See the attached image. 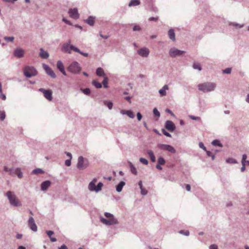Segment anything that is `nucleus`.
Instances as JSON below:
<instances>
[{
	"label": "nucleus",
	"instance_id": "nucleus-1",
	"mask_svg": "<svg viewBox=\"0 0 249 249\" xmlns=\"http://www.w3.org/2000/svg\"><path fill=\"white\" fill-rule=\"evenodd\" d=\"M197 87L199 90L206 92L214 90L216 84L213 83L205 82L198 85Z\"/></svg>",
	"mask_w": 249,
	"mask_h": 249
},
{
	"label": "nucleus",
	"instance_id": "nucleus-2",
	"mask_svg": "<svg viewBox=\"0 0 249 249\" xmlns=\"http://www.w3.org/2000/svg\"><path fill=\"white\" fill-rule=\"evenodd\" d=\"M105 216L107 219L101 217V221L103 223L106 225H110L116 224L118 223L117 220L114 217L113 215L112 214L108 213H105Z\"/></svg>",
	"mask_w": 249,
	"mask_h": 249
},
{
	"label": "nucleus",
	"instance_id": "nucleus-3",
	"mask_svg": "<svg viewBox=\"0 0 249 249\" xmlns=\"http://www.w3.org/2000/svg\"><path fill=\"white\" fill-rule=\"evenodd\" d=\"M6 196H7L10 203L14 206H20L21 203L19 199L17 198L16 196L11 191H8L6 193Z\"/></svg>",
	"mask_w": 249,
	"mask_h": 249
},
{
	"label": "nucleus",
	"instance_id": "nucleus-4",
	"mask_svg": "<svg viewBox=\"0 0 249 249\" xmlns=\"http://www.w3.org/2000/svg\"><path fill=\"white\" fill-rule=\"evenodd\" d=\"M89 165V162L87 159L84 158L82 156L78 158L77 167L79 170H84Z\"/></svg>",
	"mask_w": 249,
	"mask_h": 249
},
{
	"label": "nucleus",
	"instance_id": "nucleus-5",
	"mask_svg": "<svg viewBox=\"0 0 249 249\" xmlns=\"http://www.w3.org/2000/svg\"><path fill=\"white\" fill-rule=\"evenodd\" d=\"M24 74L27 77H31L36 75L37 73L36 70L33 67L26 66L23 69Z\"/></svg>",
	"mask_w": 249,
	"mask_h": 249
},
{
	"label": "nucleus",
	"instance_id": "nucleus-6",
	"mask_svg": "<svg viewBox=\"0 0 249 249\" xmlns=\"http://www.w3.org/2000/svg\"><path fill=\"white\" fill-rule=\"evenodd\" d=\"M81 69L78 62L72 63L68 67V70L72 73H77L80 71Z\"/></svg>",
	"mask_w": 249,
	"mask_h": 249
},
{
	"label": "nucleus",
	"instance_id": "nucleus-7",
	"mask_svg": "<svg viewBox=\"0 0 249 249\" xmlns=\"http://www.w3.org/2000/svg\"><path fill=\"white\" fill-rule=\"evenodd\" d=\"M157 146L161 150L168 151L172 153H176V150L171 145L164 144H159Z\"/></svg>",
	"mask_w": 249,
	"mask_h": 249
},
{
	"label": "nucleus",
	"instance_id": "nucleus-8",
	"mask_svg": "<svg viewBox=\"0 0 249 249\" xmlns=\"http://www.w3.org/2000/svg\"><path fill=\"white\" fill-rule=\"evenodd\" d=\"M39 90L41 92H42L44 97L49 101H52L53 99V96H52V91L50 89H45L43 88H40L39 89Z\"/></svg>",
	"mask_w": 249,
	"mask_h": 249
},
{
	"label": "nucleus",
	"instance_id": "nucleus-9",
	"mask_svg": "<svg viewBox=\"0 0 249 249\" xmlns=\"http://www.w3.org/2000/svg\"><path fill=\"white\" fill-rule=\"evenodd\" d=\"M184 53V51L179 50L175 48H173L169 51V55L171 57H175L176 56L181 55Z\"/></svg>",
	"mask_w": 249,
	"mask_h": 249
},
{
	"label": "nucleus",
	"instance_id": "nucleus-10",
	"mask_svg": "<svg viewBox=\"0 0 249 249\" xmlns=\"http://www.w3.org/2000/svg\"><path fill=\"white\" fill-rule=\"evenodd\" d=\"M43 68L46 71V73L50 76L51 77L53 78H55L56 77V75L53 70L50 68L48 65L46 64L43 65Z\"/></svg>",
	"mask_w": 249,
	"mask_h": 249
},
{
	"label": "nucleus",
	"instance_id": "nucleus-11",
	"mask_svg": "<svg viewBox=\"0 0 249 249\" xmlns=\"http://www.w3.org/2000/svg\"><path fill=\"white\" fill-rule=\"evenodd\" d=\"M138 53L142 57H146L149 54V50L147 48H142L138 51Z\"/></svg>",
	"mask_w": 249,
	"mask_h": 249
},
{
	"label": "nucleus",
	"instance_id": "nucleus-12",
	"mask_svg": "<svg viewBox=\"0 0 249 249\" xmlns=\"http://www.w3.org/2000/svg\"><path fill=\"white\" fill-rule=\"evenodd\" d=\"M69 16L71 18L74 19H77L79 17V15L78 13V10L76 8L70 9L68 12Z\"/></svg>",
	"mask_w": 249,
	"mask_h": 249
},
{
	"label": "nucleus",
	"instance_id": "nucleus-13",
	"mask_svg": "<svg viewBox=\"0 0 249 249\" xmlns=\"http://www.w3.org/2000/svg\"><path fill=\"white\" fill-rule=\"evenodd\" d=\"M28 225L30 229L34 231H36L37 230V226L35 222L33 217H30L28 220Z\"/></svg>",
	"mask_w": 249,
	"mask_h": 249
},
{
	"label": "nucleus",
	"instance_id": "nucleus-14",
	"mask_svg": "<svg viewBox=\"0 0 249 249\" xmlns=\"http://www.w3.org/2000/svg\"><path fill=\"white\" fill-rule=\"evenodd\" d=\"M14 53L15 57L21 58L24 55V51L20 48H17L15 50Z\"/></svg>",
	"mask_w": 249,
	"mask_h": 249
},
{
	"label": "nucleus",
	"instance_id": "nucleus-15",
	"mask_svg": "<svg viewBox=\"0 0 249 249\" xmlns=\"http://www.w3.org/2000/svg\"><path fill=\"white\" fill-rule=\"evenodd\" d=\"M165 126L167 130L171 132L175 129V125L171 121H166Z\"/></svg>",
	"mask_w": 249,
	"mask_h": 249
},
{
	"label": "nucleus",
	"instance_id": "nucleus-16",
	"mask_svg": "<svg viewBox=\"0 0 249 249\" xmlns=\"http://www.w3.org/2000/svg\"><path fill=\"white\" fill-rule=\"evenodd\" d=\"M70 42H71V41H69V43H65L63 45L62 48V51H63L64 52L68 53H71V50H72V49H71L70 47L71 46V45L70 46Z\"/></svg>",
	"mask_w": 249,
	"mask_h": 249
},
{
	"label": "nucleus",
	"instance_id": "nucleus-17",
	"mask_svg": "<svg viewBox=\"0 0 249 249\" xmlns=\"http://www.w3.org/2000/svg\"><path fill=\"white\" fill-rule=\"evenodd\" d=\"M57 68L64 75H66L63 64L61 61H58L57 62Z\"/></svg>",
	"mask_w": 249,
	"mask_h": 249
},
{
	"label": "nucleus",
	"instance_id": "nucleus-18",
	"mask_svg": "<svg viewBox=\"0 0 249 249\" xmlns=\"http://www.w3.org/2000/svg\"><path fill=\"white\" fill-rule=\"evenodd\" d=\"M17 175L19 178H21L23 177L22 173L21 172L20 169L19 168L13 169V175Z\"/></svg>",
	"mask_w": 249,
	"mask_h": 249
},
{
	"label": "nucleus",
	"instance_id": "nucleus-19",
	"mask_svg": "<svg viewBox=\"0 0 249 249\" xmlns=\"http://www.w3.org/2000/svg\"><path fill=\"white\" fill-rule=\"evenodd\" d=\"M97 179L94 178L91 182L89 183V188L90 191H96V186H95V183Z\"/></svg>",
	"mask_w": 249,
	"mask_h": 249
},
{
	"label": "nucleus",
	"instance_id": "nucleus-20",
	"mask_svg": "<svg viewBox=\"0 0 249 249\" xmlns=\"http://www.w3.org/2000/svg\"><path fill=\"white\" fill-rule=\"evenodd\" d=\"M121 113L124 115L126 114L131 118H133L134 117V115L133 112L130 110H121Z\"/></svg>",
	"mask_w": 249,
	"mask_h": 249
},
{
	"label": "nucleus",
	"instance_id": "nucleus-21",
	"mask_svg": "<svg viewBox=\"0 0 249 249\" xmlns=\"http://www.w3.org/2000/svg\"><path fill=\"white\" fill-rule=\"evenodd\" d=\"M168 89V87L167 85H165L163 87L159 90V93L161 96H164L166 95V90Z\"/></svg>",
	"mask_w": 249,
	"mask_h": 249
},
{
	"label": "nucleus",
	"instance_id": "nucleus-22",
	"mask_svg": "<svg viewBox=\"0 0 249 249\" xmlns=\"http://www.w3.org/2000/svg\"><path fill=\"white\" fill-rule=\"evenodd\" d=\"M70 47H71V49H72V50L73 51H74L75 52H77V53H79L80 54H81V55H83V56H84L85 57H87L88 56V53H83V52H81L79 49H78L76 47H75L73 45H71Z\"/></svg>",
	"mask_w": 249,
	"mask_h": 249
},
{
	"label": "nucleus",
	"instance_id": "nucleus-23",
	"mask_svg": "<svg viewBox=\"0 0 249 249\" xmlns=\"http://www.w3.org/2000/svg\"><path fill=\"white\" fill-rule=\"evenodd\" d=\"M40 52L39 53V56L42 58L46 59L49 57V53L47 52L44 51L43 49H40Z\"/></svg>",
	"mask_w": 249,
	"mask_h": 249
},
{
	"label": "nucleus",
	"instance_id": "nucleus-24",
	"mask_svg": "<svg viewBox=\"0 0 249 249\" xmlns=\"http://www.w3.org/2000/svg\"><path fill=\"white\" fill-rule=\"evenodd\" d=\"M85 22L90 26H93L95 22V18L92 16H90L85 20Z\"/></svg>",
	"mask_w": 249,
	"mask_h": 249
},
{
	"label": "nucleus",
	"instance_id": "nucleus-25",
	"mask_svg": "<svg viewBox=\"0 0 249 249\" xmlns=\"http://www.w3.org/2000/svg\"><path fill=\"white\" fill-rule=\"evenodd\" d=\"M51 185V182L50 181H45L42 183L41 184V189L42 190H46Z\"/></svg>",
	"mask_w": 249,
	"mask_h": 249
},
{
	"label": "nucleus",
	"instance_id": "nucleus-26",
	"mask_svg": "<svg viewBox=\"0 0 249 249\" xmlns=\"http://www.w3.org/2000/svg\"><path fill=\"white\" fill-rule=\"evenodd\" d=\"M147 153L148 156L149 157L151 161L153 162H155L156 158H155V157L153 152L151 150H148L147 151Z\"/></svg>",
	"mask_w": 249,
	"mask_h": 249
},
{
	"label": "nucleus",
	"instance_id": "nucleus-27",
	"mask_svg": "<svg viewBox=\"0 0 249 249\" xmlns=\"http://www.w3.org/2000/svg\"><path fill=\"white\" fill-rule=\"evenodd\" d=\"M47 234L48 236L50 237V240L52 242H55L56 241V239L54 237H52V235L54 234V232L53 231H46Z\"/></svg>",
	"mask_w": 249,
	"mask_h": 249
},
{
	"label": "nucleus",
	"instance_id": "nucleus-28",
	"mask_svg": "<svg viewBox=\"0 0 249 249\" xmlns=\"http://www.w3.org/2000/svg\"><path fill=\"white\" fill-rule=\"evenodd\" d=\"M168 36L173 41L175 40V34L173 29H170L168 31Z\"/></svg>",
	"mask_w": 249,
	"mask_h": 249
},
{
	"label": "nucleus",
	"instance_id": "nucleus-29",
	"mask_svg": "<svg viewBox=\"0 0 249 249\" xmlns=\"http://www.w3.org/2000/svg\"><path fill=\"white\" fill-rule=\"evenodd\" d=\"M124 185L125 182L124 181H121L116 187V191L118 192H120Z\"/></svg>",
	"mask_w": 249,
	"mask_h": 249
},
{
	"label": "nucleus",
	"instance_id": "nucleus-30",
	"mask_svg": "<svg viewBox=\"0 0 249 249\" xmlns=\"http://www.w3.org/2000/svg\"><path fill=\"white\" fill-rule=\"evenodd\" d=\"M96 74L99 76H103L105 75L104 70L101 68H98L96 70Z\"/></svg>",
	"mask_w": 249,
	"mask_h": 249
},
{
	"label": "nucleus",
	"instance_id": "nucleus-31",
	"mask_svg": "<svg viewBox=\"0 0 249 249\" xmlns=\"http://www.w3.org/2000/svg\"><path fill=\"white\" fill-rule=\"evenodd\" d=\"M140 4V1L139 0H131L129 3V6H137Z\"/></svg>",
	"mask_w": 249,
	"mask_h": 249
},
{
	"label": "nucleus",
	"instance_id": "nucleus-32",
	"mask_svg": "<svg viewBox=\"0 0 249 249\" xmlns=\"http://www.w3.org/2000/svg\"><path fill=\"white\" fill-rule=\"evenodd\" d=\"M92 84L94 86H95L97 89H100L102 88L101 84L96 80H93L92 82Z\"/></svg>",
	"mask_w": 249,
	"mask_h": 249
},
{
	"label": "nucleus",
	"instance_id": "nucleus-33",
	"mask_svg": "<svg viewBox=\"0 0 249 249\" xmlns=\"http://www.w3.org/2000/svg\"><path fill=\"white\" fill-rule=\"evenodd\" d=\"M104 104L105 105H106L108 107V108L109 109H111L112 108L113 104L112 102H109V101H105L104 102Z\"/></svg>",
	"mask_w": 249,
	"mask_h": 249
},
{
	"label": "nucleus",
	"instance_id": "nucleus-34",
	"mask_svg": "<svg viewBox=\"0 0 249 249\" xmlns=\"http://www.w3.org/2000/svg\"><path fill=\"white\" fill-rule=\"evenodd\" d=\"M131 172L134 175L137 174V170L132 163L130 165Z\"/></svg>",
	"mask_w": 249,
	"mask_h": 249
},
{
	"label": "nucleus",
	"instance_id": "nucleus-35",
	"mask_svg": "<svg viewBox=\"0 0 249 249\" xmlns=\"http://www.w3.org/2000/svg\"><path fill=\"white\" fill-rule=\"evenodd\" d=\"M158 163L160 165H164L165 163L164 159L162 157H160L158 160Z\"/></svg>",
	"mask_w": 249,
	"mask_h": 249
},
{
	"label": "nucleus",
	"instance_id": "nucleus-36",
	"mask_svg": "<svg viewBox=\"0 0 249 249\" xmlns=\"http://www.w3.org/2000/svg\"><path fill=\"white\" fill-rule=\"evenodd\" d=\"M102 83L104 85V87L105 88H107L108 87V78L107 77H105L104 78V80L102 82Z\"/></svg>",
	"mask_w": 249,
	"mask_h": 249
},
{
	"label": "nucleus",
	"instance_id": "nucleus-37",
	"mask_svg": "<svg viewBox=\"0 0 249 249\" xmlns=\"http://www.w3.org/2000/svg\"><path fill=\"white\" fill-rule=\"evenodd\" d=\"M212 144H213V145L214 146H219L220 147L222 146V145L221 144V143L220 142L217 140L213 141L212 142Z\"/></svg>",
	"mask_w": 249,
	"mask_h": 249
},
{
	"label": "nucleus",
	"instance_id": "nucleus-38",
	"mask_svg": "<svg viewBox=\"0 0 249 249\" xmlns=\"http://www.w3.org/2000/svg\"><path fill=\"white\" fill-rule=\"evenodd\" d=\"M81 90L86 95H89L90 93V90L89 88L81 89Z\"/></svg>",
	"mask_w": 249,
	"mask_h": 249
},
{
	"label": "nucleus",
	"instance_id": "nucleus-39",
	"mask_svg": "<svg viewBox=\"0 0 249 249\" xmlns=\"http://www.w3.org/2000/svg\"><path fill=\"white\" fill-rule=\"evenodd\" d=\"M5 118V113L4 111L0 110V120L3 121Z\"/></svg>",
	"mask_w": 249,
	"mask_h": 249
},
{
	"label": "nucleus",
	"instance_id": "nucleus-40",
	"mask_svg": "<svg viewBox=\"0 0 249 249\" xmlns=\"http://www.w3.org/2000/svg\"><path fill=\"white\" fill-rule=\"evenodd\" d=\"M103 186V184L102 182H99L98 185L96 186V192H98L100 191Z\"/></svg>",
	"mask_w": 249,
	"mask_h": 249
},
{
	"label": "nucleus",
	"instance_id": "nucleus-41",
	"mask_svg": "<svg viewBox=\"0 0 249 249\" xmlns=\"http://www.w3.org/2000/svg\"><path fill=\"white\" fill-rule=\"evenodd\" d=\"M33 173L35 174H40L43 173V171L40 169H36L33 170Z\"/></svg>",
	"mask_w": 249,
	"mask_h": 249
},
{
	"label": "nucleus",
	"instance_id": "nucleus-42",
	"mask_svg": "<svg viewBox=\"0 0 249 249\" xmlns=\"http://www.w3.org/2000/svg\"><path fill=\"white\" fill-rule=\"evenodd\" d=\"M13 169H9L7 167L5 166L4 167V170L5 172H9V174L13 175Z\"/></svg>",
	"mask_w": 249,
	"mask_h": 249
},
{
	"label": "nucleus",
	"instance_id": "nucleus-43",
	"mask_svg": "<svg viewBox=\"0 0 249 249\" xmlns=\"http://www.w3.org/2000/svg\"><path fill=\"white\" fill-rule=\"evenodd\" d=\"M140 161L141 162H142V163H143L145 165H147L148 163V160L146 159L143 158H141L140 159Z\"/></svg>",
	"mask_w": 249,
	"mask_h": 249
},
{
	"label": "nucleus",
	"instance_id": "nucleus-44",
	"mask_svg": "<svg viewBox=\"0 0 249 249\" xmlns=\"http://www.w3.org/2000/svg\"><path fill=\"white\" fill-rule=\"evenodd\" d=\"M226 161L228 163H236V160L234 159H232V158H229L228 159H227L226 160Z\"/></svg>",
	"mask_w": 249,
	"mask_h": 249
},
{
	"label": "nucleus",
	"instance_id": "nucleus-45",
	"mask_svg": "<svg viewBox=\"0 0 249 249\" xmlns=\"http://www.w3.org/2000/svg\"><path fill=\"white\" fill-rule=\"evenodd\" d=\"M193 68L195 69H198L199 71L201 70L200 65L198 63H195L193 65Z\"/></svg>",
	"mask_w": 249,
	"mask_h": 249
},
{
	"label": "nucleus",
	"instance_id": "nucleus-46",
	"mask_svg": "<svg viewBox=\"0 0 249 249\" xmlns=\"http://www.w3.org/2000/svg\"><path fill=\"white\" fill-rule=\"evenodd\" d=\"M231 69L228 68L223 71V72L224 73L230 74L231 73Z\"/></svg>",
	"mask_w": 249,
	"mask_h": 249
},
{
	"label": "nucleus",
	"instance_id": "nucleus-47",
	"mask_svg": "<svg viewBox=\"0 0 249 249\" xmlns=\"http://www.w3.org/2000/svg\"><path fill=\"white\" fill-rule=\"evenodd\" d=\"M153 113H154V115L156 116L159 117L160 115V112H159V111L157 110V109L156 108H154Z\"/></svg>",
	"mask_w": 249,
	"mask_h": 249
},
{
	"label": "nucleus",
	"instance_id": "nucleus-48",
	"mask_svg": "<svg viewBox=\"0 0 249 249\" xmlns=\"http://www.w3.org/2000/svg\"><path fill=\"white\" fill-rule=\"evenodd\" d=\"M247 158V156L246 154H244L242 157V163H246V159Z\"/></svg>",
	"mask_w": 249,
	"mask_h": 249
},
{
	"label": "nucleus",
	"instance_id": "nucleus-49",
	"mask_svg": "<svg viewBox=\"0 0 249 249\" xmlns=\"http://www.w3.org/2000/svg\"><path fill=\"white\" fill-rule=\"evenodd\" d=\"M71 159L69 160H65V165L67 166H70L71 164Z\"/></svg>",
	"mask_w": 249,
	"mask_h": 249
},
{
	"label": "nucleus",
	"instance_id": "nucleus-50",
	"mask_svg": "<svg viewBox=\"0 0 249 249\" xmlns=\"http://www.w3.org/2000/svg\"><path fill=\"white\" fill-rule=\"evenodd\" d=\"M162 132L163 133V134L165 135V136H166L167 137H171V135H170V134L168 132H167V131H166L164 129H162Z\"/></svg>",
	"mask_w": 249,
	"mask_h": 249
},
{
	"label": "nucleus",
	"instance_id": "nucleus-51",
	"mask_svg": "<svg viewBox=\"0 0 249 249\" xmlns=\"http://www.w3.org/2000/svg\"><path fill=\"white\" fill-rule=\"evenodd\" d=\"M141 194L142 195H145L146 194H147V192L145 189L142 188L141 189Z\"/></svg>",
	"mask_w": 249,
	"mask_h": 249
},
{
	"label": "nucleus",
	"instance_id": "nucleus-52",
	"mask_svg": "<svg viewBox=\"0 0 249 249\" xmlns=\"http://www.w3.org/2000/svg\"><path fill=\"white\" fill-rule=\"evenodd\" d=\"M62 20H63V21H64L67 24L71 25L72 24L71 23L69 20H67V19H66L65 18H63Z\"/></svg>",
	"mask_w": 249,
	"mask_h": 249
},
{
	"label": "nucleus",
	"instance_id": "nucleus-53",
	"mask_svg": "<svg viewBox=\"0 0 249 249\" xmlns=\"http://www.w3.org/2000/svg\"><path fill=\"white\" fill-rule=\"evenodd\" d=\"M14 39V37H5V39L6 41H13Z\"/></svg>",
	"mask_w": 249,
	"mask_h": 249
},
{
	"label": "nucleus",
	"instance_id": "nucleus-54",
	"mask_svg": "<svg viewBox=\"0 0 249 249\" xmlns=\"http://www.w3.org/2000/svg\"><path fill=\"white\" fill-rule=\"evenodd\" d=\"M190 118L194 120H200V118L199 117H195L194 116H190Z\"/></svg>",
	"mask_w": 249,
	"mask_h": 249
},
{
	"label": "nucleus",
	"instance_id": "nucleus-55",
	"mask_svg": "<svg viewBox=\"0 0 249 249\" xmlns=\"http://www.w3.org/2000/svg\"><path fill=\"white\" fill-rule=\"evenodd\" d=\"M140 29H141V28L138 25H135L133 27V30L135 31H140Z\"/></svg>",
	"mask_w": 249,
	"mask_h": 249
},
{
	"label": "nucleus",
	"instance_id": "nucleus-56",
	"mask_svg": "<svg viewBox=\"0 0 249 249\" xmlns=\"http://www.w3.org/2000/svg\"><path fill=\"white\" fill-rule=\"evenodd\" d=\"M0 98H1L3 100H5L6 99V96L2 93H0Z\"/></svg>",
	"mask_w": 249,
	"mask_h": 249
},
{
	"label": "nucleus",
	"instance_id": "nucleus-57",
	"mask_svg": "<svg viewBox=\"0 0 249 249\" xmlns=\"http://www.w3.org/2000/svg\"><path fill=\"white\" fill-rule=\"evenodd\" d=\"M158 20V17H156V18L151 17V18H149V20L150 21H157Z\"/></svg>",
	"mask_w": 249,
	"mask_h": 249
},
{
	"label": "nucleus",
	"instance_id": "nucleus-58",
	"mask_svg": "<svg viewBox=\"0 0 249 249\" xmlns=\"http://www.w3.org/2000/svg\"><path fill=\"white\" fill-rule=\"evenodd\" d=\"M199 146L200 148H202L204 150H206V147L204 146V144L202 142H199Z\"/></svg>",
	"mask_w": 249,
	"mask_h": 249
},
{
	"label": "nucleus",
	"instance_id": "nucleus-59",
	"mask_svg": "<svg viewBox=\"0 0 249 249\" xmlns=\"http://www.w3.org/2000/svg\"><path fill=\"white\" fill-rule=\"evenodd\" d=\"M179 232L180 233H183L184 235H187V236L189 235V232L188 231H179Z\"/></svg>",
	"mask_w": 249,
	"mask_h": 249
},
{
	"label": "nucleus",
	"instance_id": "nucleus-60",
	"mask_svg": "<svg viewBox=\"0 0 249 249\" xmlns=\"http://www.w3.org/2000/svg\"><path fill=\"white\" fill-rule=\"evenodd\" d=\"M210 249H218V247L216 245H212L210 247Z\"/></svg>",
	"mask_w": 249,
	"mask_h": 249
},
{
	"label": "nucleus",
	"instance_id": "nucleus-61",
	"mask_svg": "<svg viewBox=\"0 0 249 249\" xmlns=\"http://www.w3.org/2000/svg\"><path fill=\"white\" fill-rule=\"evenodd\" d=\"M137 118L139 121H140L142 119V116L140 112H138L137 114Z\"/></svg>",
	"mask_w": 249,
	"mask_h": 249
},
{
	"label": "nucleus",
	"instance_id": "nucleus-62",
	"mask_svg": "<svg viewBox=\"0 0 249 249\" xmlns=\"http://www.w3.org/2000/svg\"><path fill=\"white\" fill-rule=\"evenodd\" d=\"M232 25L234 26H235L237 28H242L243 27V25H240L239 24H235V23H233Z\"/></svg>",
	"mask_w": 249,
	"mask_h": 249
},
{
	"label": "nucleus",
	"instance_id": "nucleus-63",
	"mask_svg": "<svg viewBox=\"0 0 249 249\" xmlns=\"http://www.w3.org/2000/svg\"><path fill=\"white\" fill-rule=\"evenodd\" d=\"M242 167L241 168V170L242 172H244L245 170V163H242Z\"/></svg>",
	"mask_w": 249,
	"mask_h": 249
},
{
	"label": "nucleus",
	"instance_id": "nucleus-64",
	"mask_svg": "<svg viewBox=\"0 0 249 249\" xmlns=\"http://www.w3.org/2000/svg\"><path fill=\"white\" fill-rule=\"evenodd\" d=\"M59 249H67V247L66 245H63L59 248Z\"/></svg>",
	"mask_w": 249,
	"mask_h": 249
}]
</instances>
